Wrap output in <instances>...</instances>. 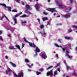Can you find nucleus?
<instances>
[{
  "mask_svg": "<svg viewBox=\"0 0 77 77\" xmlns=\"http://www.w3.org/2000/svg\"><path fill=\"white\" fill-rule=\"evenodd\" d=\"M24 41H25V42H28L29 44V45H30V47H33L34 48H36V45H35L34 43H32L31 42H28L27 41V40H26V39L25 38H24Z\"/></svg>",
  "mask_w": 77,
  "mask_h": 77,
  "instance_id": "nucleus-1",
  "label": "nucleus"
},
{
  "mask_svg": "<svg viewBox=\"0 0 77 77\" xmlns=\"http://www.w3.org/2000/svg\"><path fill=\"white\" fill-rule=\"evenodd\" d=\"M14 74L15 77H23V73L22 72H20L19 73L18 76L14 72Z\"/></svg>",
  "mask_w": 77,
  "mask_h": 77,
  "instance_id": "nucleus-2",
  "label": "nucleus"
},
{
  "mask_svg": "<svg viewBox=\"0 0 77 77\" xmlns=\"http://www.w3.org/2000/svg\"><path fill=\"white\" fill-rule=\"evenodd\" d=\"M55 8H49V9L48 10V11H50V12H57L56 10H55L54 9Z\"/></svg>",
  "mask_w": 77,
  "mask_h": 77,
  "instance_id": "nucleus-3",
  "label": "nucleus"
},
{
  "mask_svg": "<svg viewBox=\"0 0 77 77\" xmlns=\"http://www.w3.org/2000/svg\"><path fill=\"white\" fill-rule=\"evenodd\" d=\"M47 55L45 53H44L42 54V57L43 59H47Z\"/></svg>",
  "mask_w": 77,
  "mask_h": 77,
  "instance_id": "nucleus-4",
  "label": "nucleus"
},
{
  "mask_svg": "<svg viewBox=\"0 0 77 77\" xmlns=\"http://www.w3.org/2000/svg\"><path fill=\"white\" fill-rule=\"evenodd\" d=\"M39 6H40V5L39 4H37L35 5V7L36 8V10L38 11H39Z\"/></svg>",
  "mask_w": 77,
  "mask_h": 77,
  "instance_id": "nucleus-5",
  "label": "nucleus"
},
{
  "mask_svg": "<svg viewBox=\"0 0 77 77\" xmlns=\"http://www.w3.org/2000/svg\"><path fill=\"white\" fill-rule=\"evenodd\" d=\"M53 75V74L52 72H49L47 73V76H48V75H50L51 77H52Z\"/></svg>",
  "mask_w": 77,
  "mask_h": 77,
  "instance_id": "nucleus-6",
  "label": "nucleus"
},
{
  "mask_svg": "<svg viewBox=\"0 0 77 77\" xmlns=\"http://www.w3.org/2000/svg\"><path fill=\"white\" fill-rule=\"evenodd\" d=\"M64 17L65 18H69L70 17H71V15L70 14H66L64 15Z\"/></svg>",
  "mask_w": 77,
  "mask_h": 77,
  "instance_id": "nucleus-7",
  "label": "nucleus"
},
{
  "mask_svg": "<svg viewBox=\"0 0 77 77\" xmlns=\"http://www.w3.org/2000/svg\"><path fill=\"white\" fill-rule=\"evenodd\" d=\"M35 51L36 53H39V52H40L41 51H40L39 49L38 48V47H36L35 46Z\"/></svg>",
  "mask_w": 77,
  "mask_h": 77,
  "instance_id": "nucleus-8",
  "label": "nucleus"
},
{
  "mask_svg": "<svg viewBox=\"0 0 77 77\" xmlns=\"http://www.w3.org/2000/svg\"><path fill=\"white\" fill-rule=\"evenodd\" d=\"M26 8L27 9H28V10H30L32 9V8L30 7V6L28 5H26Z\"/></svg>",
  "mask_w": 77,
  "mask_h": 77,
  "instance_id": "nucleus-9",
  "label": "nucleus"
},
{
  "mask_svg": "<svg viewBox=\"0 0 77 77\" xmlns=\"http://www.w3.org/2000/svg\"><path fill=\"white\" fill-rule=\"evenodd\" d=\"M13 19L14 20V24H17V19L16 18L14 17H13Z\"/></svg>",
  "mask_w": 77,
  "mask_h": 77,
  "instance_id": "nucleus-10",
  "label": "nucleus"
},
{
  "mask_svg": "<svg viewBox=\"0 0 77 77\" xmlns=\"http://www.w3.org/2000/svg\"><path fill=\"white\" fill-rule=\"evenodd\" d=\"M11 71H12L11 69L10 68H9L6 71V74H8V73L11 72Z\"/></svg>",
  "mask_w": 77,
  "mask_h": 77,
  "instance_id": "nucleus-11",
  "label": "nucleus"
},
{
  "mask_svg": "<svg viewBox=\"0 0 77 77\" xmlns=\"http://www.w3.org/2000/svg\"><path fill=\"white\" fill-rule=\"evenodd\" d=\"M10 63L11 65L12 66H13L14 67H16V65L15 64L13 63L12 62H10Z\"/></svg>",
  "mask_w": 77,
  "mask_h": 77,
  "instance_id": "nucleus-12",
  "label": "nucleus"
},
{
  "mask_svg": "<svg viewBox=\"0 0 77 77\" xmlns=\"http://www.w3.org/2000/svg\"><path fill=\"white\" fill-rule=\"evenodd\" d=\"M60 47H61V48L63 50V51H65V50H68V48H62V46H60Z\"/></svg>",
  "mask_w": 77,
  "mask_h": 77,
  "instance_id": "nucleus-13",
  "label": "nucleus"
},
{
  "mask_svg": "<svg viewBox=\"0 0 77 77\" xmlns=\"http://www.w3.org/2000/svg\"><path fill=\"white\" fill-rule=\"evenodd\" d=\"M16 47H17V48H18V49H19V50H21V49L20 48V46H19V45H16L15 46Z\"/></svg>",
  "mask_w": 77,
  "mask_h": 77,
  "instance_id": "nucleus-14",
  "label": "nucleus"
},
{
  "mask_svg": "<svg viewBox=\"0 0 77 77\" xmlns=\"http://www.w3.org/2000/svg\"><path fill=\"white\" fill-rule=\"evenodd\" d=\"M72 75H74V76H77V74L75 72V71H74L73 72Z\"/></svg>",
  "mask_w": 77,
  "mask_h": 77,
  "instance_id": "nucleus-15",
  "label": "nucleus"
},
{
  "mask_svg": "<svg viewBox=\"0 0 77 77\" xmlns=\"http://www.w3.org/2000/svg\"><path fill=\"white\" fill-rule=\"evenodd\" d=\"M57 5L59 6L61 8H65L64 7H63V5H62L61 4H59V3H57Z\"/></svg>",
  "mask_w": 77,
  "mask_h": 77,
  "instance_id": "nucleus-16",
  "label": "nucleus"
},
{
  "mask_svg": "<svg viewBox=\"0 0 77 77\" xmlns=\"http://www.w3.org/2000/svg\"><path fill=\"white\" fill-rule=\"evenodd\" d=\"M57 5L59 6L61 8H65L64 7H63V5H62L61 4H59V3H57Z\"/></svg>",
  "mask_w": 77,
  "mask_h": 77,
  "instance_id": "nucleus-17",
  "label": "nucleus"
},
{
  "mask_svg": "<svg viewBox=\"0 0 77 77\" xmlns=\"http://www.w3.org/2000/svg\"><path fill=\"white\" fill-rule=\"evenodd\" d=\"M27 17V16L26 15L24 14L22 16H20V17L21 18H24V17Z\"/></svg>",
  "mask_w": 77,
  "mask_h": 77,
  "instance_id": "nucleus-18",
  "label": "nucleus"
},
{
  "mask_svg": "<svg viewBox=\"0 0 77 77\" xmlns=\"http://www.w3.org/2000/svg\"><path fill=\"white\" fill-rule=\"evenodd\" d=\"M0 5H2V6H4L5 8H6V4H0Z\"/></svg>",
  "mask_w": 77,
  "mask_h": 77,
  "instance_id": "nucleus-19",
  "label": "nucleus"
},
{
  "mask_svg": "<svg viewBox=\"0 0 77 77\" xmlns=\"http://www.w3.org/2000/svg\"><path fill=\"white\" fill-rule=\"evenodd\" d=\"M25 61L26 63H29V60L27 59H26L25 60Z\"/></svg>",
  "mask_w": 77,
  "mask_h": 77,
  "instance_id": "nucleus-20",
  "label": "nucleus"
},
{
  "mask_svg": "<svg viewBox=\"0 0 77 77\" xmlns=\"http://www.w3.org/2000/svg\"><path fill=\"white\" fill-rule=\"evenodd\" d=\"M6 8H7L8 11H11V7L6 6Z\"/></svg>",
  "mask_w": 77,
  "mask_h": 77,
  "instance_id": "nucleus-21",
  "label": "nucleus"
},
{
  "mask_svg": "<svg viewBox=\"0 0 77 77\" xmlns=\"http://www.w3.org/2000/svg\"><path fill=\"white\" fill-rule=\"evenodd\" d=\"M65 39H67L68 40H69V39H71V38L69 37L66 36L65 37Z\"/></svg>",
  "mask_w": 77,
  "mask_h": 77,
  "instance_id": "nucleus-22",
  "label": "nucleus"
},
{
  "mask_svg": "<svg viewBox=\"0 0 77 77\" xmlns=\"http://www.w3.org/2000/svg\"><path fill=\"white\" fill-rule=\"evenodd\" d=\"M43 35L44 36H45V35H47V34L45 32V30L44 29H43Z\"/></svg>",
  "mask_w": 77,
  "mask_h": 77,
  "instance_id": "nucleus-23",
  "label": "nucleus"
},
{
  "mask_svg": "<svg viewBox=\"0 0 77 77\" xmlns=\"http://www.w3.org/2000/svg\"><path fill=\"white\" fill-rule=\"evenodd\" d=\"M24 23L25 24H26V23H27V22H26V21H22L21 22V23H22V25H23V24H24Z\"/></svg>",
  "mask_w": 77,
  "mask_h": 77,
  "instance_id": "nucleus-24",
  "label": "nucleus"
},
{
  "mask_svg": "<svg viewBox=\"0 0 77 77\" xmlns=\"http://www.w3.org/2000/svg\"><path fill=\"white\" fill-rule=\"evenodd\" d=\"M57 71H55L54 72V76H55V75H57Z\"/></svg>",
  "mask_w": 77,
  "mask_h": 77,
  "instance_id": "nucleus-25",
  "label": "nucleus"
},
{
  "mask_svg": "<svg viewBox=\"0 0 77 77\" xmlns=\"http://www.w3.org/2000/svg\"><path fill=\"white\" fill-rule=\"evenodd\" d=\"M27 66H28V67H29V68H31L32 67V66H33V64H32L31 65H30L29 64H27Z\"/></svg>",
  "mask_w": 77,
  "mask_h": 77,
  "instance_id": "nucleus-26",
  "label": "nucleus"
},
{
  "mask_svg": "<svg viewBox=\"0 0 77 77\" xmlns=\"http://www.w3.org/2000/svg\"><path fill=\"white\" fill-rule=\"evenodd\" d=\"M60 63H59L58 64H57V66L55 67V68H57V67H58V66H60Z\"/></svg>",
  "mask_w": 77,
  "mask_h": 77,
  "instance_id": "nucleus-27",
  "label": "nucleus"
},
{
  "mask_svg": "<svg viewBox=\"0 0 77 77\" xmlns=\"http://www.w3.org/2000/svg\"><path fill=\"white\" fill-rule=\"evenodd\" d=\"M9 49H10V50H15V48H12V47H10Z\"/></svg>",
  "mask_w": 77,
  "mask_h": 77,
  "instance_id": "nucleus-28",
  "label": "nucleus"
},
{
  "mask_svg": "<svg viewBox=\"0 0 77 77\" xmlns=\"http://www.w3.org/2000/svg\"><path fill=\"white\" fill-rule=\"evenodd\" d=\"M43 21H45V20H47V17L44 18H42Z\"/></svg>",
  "mask_w": 77,
  "mask_h": 77,
  "instance_id": "nucleus-29",
  "label": "nucleus"
},
{
  "mask_svg": "<svg viewBox=\"0 0 77 77\" xmlns=\"http://www.w3.org/2000/svg\"><path fill=\"white\" fill-rule=\"evenodd\" d=\"M68 57V58H69V59H72V57L69 55Z\"/></svg>",
  "mask_w": 77,
  "mask_h": 77,
  "instance_id": "nucleus-30",
  "label": "nucleus"
},
{
  "mask_svg": "<svg viewBox=\"0 0 77 77\" xmlns=\"http://www.w3.org/2000/svg\"><path fill=\"white\" fill-rule=\"evenodd\" d=\"M19 15H20V14H16V15H15V18H17V17H18V16H19Z\"/></svg>",
  "mask_w": 77,
  "mask_h": 77,
  "instance_id": "nucleus-31",
  "label": "nucleus"
},
{
  "mask_svg": "<svg viewBox=\"0 0 77 77\" xmlns=\"http://www.w3.org/2000/svg\"><path fill=\"white\" fill-rule=\"evenodd\" d=\"M72 30L71 29H68V32H72Z\"/></svg>",
  "mask_w": 77,
  "mask_h": 77,
  "instance_id": "nucleus-32",
  "label": "nucleus"
},
{
  "mask_svg": "<svg viewBox=\"0 0 77 77\" xmlns=\"http://www.w3.org/2000/svg\"><path fill=\"white\" fill-rule=\"evenodd\" d=\"M12 12H17V11L16 10L14 9L12 10Z\"/></svg>",
  "mask_w": 77,
  "mask_h": 77,
  "instance_id": "nucleus-33",
  "label": "nucleus"
},
{
  "mask_svg": "<svg viewBox=\"0 0 77 77\" xmlns=\"http://www.w3.org/2000/svg\"><path fill=\"white\" fill-rule=\"evenodd\" d=\"M55 46H56V47H60V46H59V45H57V44H55Z\"/></svg>",
  "mask_w": 77,
  "mask_h": 77,
  "instance_id": "nucleus-34",
  "label": "nucleus"
},
{
  "mask_svg": "<svg viewBox=\"0 0 77 77\" xmlns=\"http://www.w3.org/2000/svg\"><path fill=\"white\" fill-rule=\"evenodd\" d=\"M41 74V72H37L36 73V74L37 75H39V74Z\"/></svg>",
  "mask_w": 77,
  "mask_h": 77,
  "instance_id": "nucleus-35",
  "label": "nucleus"
},
{
  "mask_svg": "<svg viewBox=\"0 0 77 77\" xmlns=\"http://www.w3.org/2000/svg\"><path fill=\"white\" fill-rule=\"evenodd\" d=\"M43 14H44V15H47L48 14L47 13H46L45 12H43Z\"/></svg>",
  "mask_w": 77,
  "mask_h": 77,
  "instance_id": "nucleus-36",
  "label": "nucleus"
},
{
  "mask_svg": "<svg viewBox=\"0 0 77 77\" xmlns=\"http://www.w3.org/2000/svg\"><path fill=\"white\" fill-rule=\"evenodd\" d=\"M3 16H4V17H5V18H6V19H7V20H8V21H9V19H8V18L7 17H6V16L5 14H4Z\"/></svg>",
  "mask_w": 77,
  "mask_h": 77,
  "instance_id": "nucleus-37",
  "label": "nucleus"
},
{
  "mask_svg": "<svg viewBox=\"0 0 77 77\" xmlns=\"http://www.w3.org/2000/svg\"><path fill=\"white\" fill-rule=\"evenodd\" d=\"M70 0V2L71 4L73 3V2H74V1L73 0Z\"/></svg>",
  "mask_w": 77,
  "mask_h": 77,
  "instance_id": "nucleus-38",
  "label": "nucleus"
},
{
  "mask_svg": "<svg viewBox=\"0 0 77 77\" xmlns=\"http://www.w3.org/2000/svg\"><path fill=\"white\" fill-rule=\"evenodd\" d=\"M68 49H67V50H66V54H68L69 53V51H68Z\"/></svg>",
  "mask_w": 77,
  "mask_h": 77,
  "instance_id": "nucleus-39",
  "label": "nucleus"
},
{
  "mask_svg": "<svg viewBox=\"0 0 77 77\" xmlns=\"http://www.w3.org/2000/svg\"><path fill=\"white\" fill-rule=\"evenodd\" d=\"M72 27H74L75 29H77V26H75V25H73V26Z\"/></svg>",
  "mask_w": 77,
  "mask_h": 77,
  "instance_id": "nucleus-40",
  "label": "nucleus"
},
{
  "mask_svg": "<svg viewBox=\"0 0 77 77\" xmlns=\"http://www.w3.org/2000/svg\"><path fill=\"white\" fill-rule=\"evenodd\" d=\"M40 28L41 29H43V28H44V25H41L40 26Z\"/></svg>",
  "mask_w": 77,
  "mask_h": 77,
  "instance_id": "nucleus-41",
  "label": "nucleus"
},
{
  "mask_svg": "<svg viewBox=\"0 0 77 77\" xmlns=\"http://www.w3.org/2000/svg\"><path fill=\"white\" fill-rule=\"evenodd\" d=\"M25 45V44H23V43H22V48H23V47H24V45Z\"/></svg>",
  "mask_w": 77,
  "mask_h": 77,
  "instance_id": "nucleus-42",
  "label": "nucleus"
},
{
  "mask_svg": "<svg viewBox=\"0 0 77 77\" xmlns=\"http://www.w3.org/2000/svg\"><path fill=\"white\" fill-rule=\"evenodd\" d=\"M4 18V16H3V15L2 16V17H1V20H3V19Z\"/></svg>",
  "mask_w": 77,
  "mask_h": 77,
  "instance_id": "nucleus-43",
  "label": "nucleus"
},
{
  "mask_svg": "<svg viewBox=\"0 0 77 77\" xmlns=\"http://www.w3.org/2000/svg\"><path fill=\"white\" fill-rule=\"evenodd\" d=\"M50 24H50V22H48L47 23V25L48 26V25H50Z\"/></svg>",
  "mask_w": 77,
  "mask_h": 77,
  "instance_id": "nucleus-44",
  "label": "nucleus"
},
{
  "mask_svg": "<svg viewBox=\"0 0 77 77\" xmlns=\"http://www.w3.org/2000/svg\"><path fill=\"white\" fill-rule=\"evenodd\" d=\"M21 3L23 5H24V3L23 2H21Z\"/></svg>",
  "mask_w": 77,
  "mask_h": 77,
  "instance_id": "nucleus-45",
  "label": "nucleus"
},
{
  "mask_svg": "<svg viewBox=\"0 0 77 77\" xmlns=\"http://www.w3.org/2000/svg\"><path fill=\"white\" fill-rule=\"evenodd\" d=\"M0 39L1 40V41H3V38H2V37L0 36Z\"/></svg>",
  "mask_w": 77,
  "mask_h": 77,
  "instance_id": "nucleus-46",
  "label": "nucleus"
},
{
  "mask_svg": "<svg viewBox=\"0 0 77 77\" xmlns=\"http://www.w3.org/2000/svg\"><path fill=\"white\" fill-rule=\"evenodd\" d=\"M39 70L40 71H42L43 70V69H40Z\"/></svg>",
  "mask_w": 77,
  "mask_h": 77,
  "instance_id": "nucleus-47",
  "label": "nucleus"
},
{
  "mask_svg": "<svg viewBox=\"0 0 77 77\" xmlns=\"http://www.w3.org/2000/svg\"><path fill=\"white\" fill-rule=\"evenodd\" d=\"M28 10H29V9H26V10L25 11V12H27V13H28Z\"/></svg>",
  "mask_w": 77,
  "mask_h": 77,
  "instance_id": "nucleus-48",
  "label": "nucleus"
},
{
  "mask_svg": "<svg viewBox=\"0 0 77 77\" xmlns=\"http://www.w3.org/2000/svg\"><path fill=\"white\" fill-rule=\"evenodd\" d=\"M61 39H59L58 40V42H61Z\"/></svg>",
  "mask_w": 77,
  "mask_h": 77,
  "instance_id": "nucleus-49",
  "label": "nucleus"
},
{
  "mask_svg": "<svg viewBox=\"0 0 77 77\" xmlns=\"http://www.w3.org/2000/svg\"><path fill=\"white\" fill-rule=\"evenodd\" d=\"M69 56L68 54H66L65 56Z\"/></svg>",
  "mask_w": 77,
  "mask_h": 77,
  "instance_id": "nucleus-50",
  "label": "nucleus"
},
{
  "mask_svg": "<svg viewBox=\"0 0 77 77\" xmlns=\"http://www.w3.org/2000/svg\"><path fill=\"white\" fill-rule=\"evenodd\" d=\"M37 20H38L39 23H40V20L39 19H38Z\"/></svg>",
  "mask_w": 77,
  "mask_h": 77,
  "instance_id": "nucleus-51",
  "label": "nucleus"
},
{
  "mask_svg": "<svg viewBox=\"0 0 77 77\" xmlns=\"http://www.w3.org/2000/svg\"><path fill=\"white\" fill-rule=\"evenodd\" d=\"M57 69L58 71H59V72H60V69H59V68H58Z\"/></svg>",
  "mask_w": 77,
  "mask_h": 77,
  "instance_id": "nucleus-52",
  "label": "nucleus"
},
{
  "mask_svg": "<svg viewBox=\"0 0 77 77\" xmlns=\"http://www.w3.org/2000/svg\"><path fill=\"white\" fill-rule=\"evenodd\" d=\"M62 23H60L58 24V26H62Z\"/></svg>",
  "mask_w": 77,
  "mask_h": 77,
  "instance_id": "nucleus-53",
  "label": "nucleus"
},
{
  "mask_svg": "<svg viewBox=\"0 0 77 77\" xmlns=\"http://www.w3.org/2000/svg\"><path fill=\"white\" fill-rule=\"evenodd\" d=\"M2 34V31H0V34Z\"/></svg>",
  "mask_w": 77,
  "mask_h": 77,
  "instance_id": "nucleus-54",
  "label": "nucleus"
},
{
  "mask_svg": "<svg viewBox=\"0 0 77 77\" xmlns=\"http://www.w3.org/2000/svg\"><path fill=\"white\" fill-rule=\"evenodd\" d=\"M64 63H65V64H66V61H64Z\"/></svg>",
  "mask_w": 77,
  "mask_h": 77,
  "instance_id": "nucleus-55",
  "label": "nucleus"
},
{
  "mask_svg": "<svg viewBox=\"0 0 77 77\" xmlns=\"http://www.w3.org/2000/svg\"><path fill=\"white\" fill-rule=\"evenodd\" d=\"M5 58L6 59H8V57L7 56H5Z\"/></svg>",
  "mask_w": 77,
  "mask_h": 77,
  "instance_id": "nucleus-56",
  "label": "nucleus"
},
{
  "mask_svg": "<svg viewBox=\"0 0 77 77\" xmlns=\"http://www.w3.org/2000/svg\"><path fill=\"white\" fill-rule=\"evenodd\" d=\"M42 33V32H40L38 33V34H41Z\"/></svg>",
  "mask_w": 77,
  "mask_h": 77,
  "instance_id": "nucleus-57",
  "label": "nucleus"
},
{
  "mask_svg": "<svg viewBox=\"0 0 77 77\" xmlns=\"http://www.w3.org/2000/svg\"><path fill=\"white\" fill-rule=\"evenodd\" d=\"M49 72H53V70H51Z\"/></svg>",
  "mask_w": 77,
  "mask_h": 77,
  "instance_id": "nucleus-58",
  "label": "nucleus"
},
{
  "mask_svg": "<svg viewBox=\"0 0 77 77\" xmlns=\"http://www.w3.org/2000/svg\"><path fill=\"white\" fill-rule=\"evenodd\" d=\"M68 45H69V46H71V44H68Z\"/></svg>",
  "mask_w": 77,
  "mask_h": 77,
  "instance_id": "nucleus-59",
  "label": "nucleus"
},
{
  "mask_svg": "<svg viewBox=\"0 0 77 77\" xmlns=\"http://www.w3.org/2000/svg\"><path fill=\"white\" fill-rule=\"evenodd\" d=\"M56 57H58V55H56Z\"/></svg>",
  "mask_w": 77,
  "mask_h": 77,
  "instance_id": "nucleus-60",
  "label": "nucleus"
},
{
  "mask_svg": "<svg viewBox=\"0 0 77 77\" xmlns=\"http://www.w3.org/2000/svg\"><path fill=\"white\" fill-rule=\"evenodd\" d=\"M66 68H69V67L68 65H66Z\"/></svg>",
  "mask_w": 77,
  "mask_h": 77,
  "instance_id": "nucleus-61",
  "label": "nucleus"
},
{
  "mask_svg": "<svg viewBox=\"0 0 77 77\" xmlns=\"http://www.w3.org/2000/svg\"><path fill=\"white\" fill-rule=\"evenodd\" d=\"M69 68H66L67 70H68V69H69Z\"/></svg>",
  "mask_w": 77,
  "mask_h": 77,
  "instance_id": "nucleus-62",
  "label": "nucleus"
},
{
  "mask_svg": "<svg viewBox=\"0 0 77 77\" xmlns=\"http://www.w3.org/2000/svg\"><path fill=\"white\" fill-rule=\"evenodd\" d=\"M53 67V66H51L48 67V68H52Z\"/></svg>",
  "mask_w": 77,
  "mask_h": 77,
  "instance_id": "nucleus-63",
  "label": "nucleus"
},
{
  "mask_svg": "<svg viewBox=\"0 0 77 77\" xmlns=\"http://www.w3.org/2000/svg\"><path fill=\"white\" fill-rule=\"evenodd\" d=\"M8 36H9V37H10V36H11V34H9L8 35Z\"/></svg>",
  "mask_w": 77,
  "mask_h": 77,
  "instance_id": "nucleus-64",
  "label": "nucleus"
}]
</instances>
